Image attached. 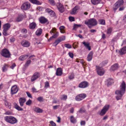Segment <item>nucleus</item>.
Masks as SVG:
<instances>
[{
  "instance_id": "obj_47",
  "label": "nucleus",
  "mask_w": 126,
  "mask_h": 126,
  "mask_svg": "<svg viewBox=\"0 0 126 126\" xmlns=\"http://www.w3.org/2000/svg\"><path fill=\"white\" fill-rule=\"evenodd\" d=\"M56 32V29L55 28H53L51 30L50 32V33L51 34H52V33H54Z\"/></svg>"
},
{
  "instance_id": "obj_6",
  "label": "nucleus",
  "mask_w": 126,
  "mask_h": 126,
  "mask_svg": "<svg viewBox=\"0 0 126 126\" xmlns=\"http://www.w3.org/2000/svg\"><path fill=\"white\" fill-rule=\"evenodd\" d=\"M31 7L30 3L25 2L24 3L21 7V8L23 10H26L29 9Z\"/></svg>"
},
{
  "instance_id": "obj_29",
  "label": "nucleus",
  "mask_w": 126,
  "mask_h": 126,
  "mask_svg": "<svg viewBox=\"0 0 126 126\" xmlns=\"http://www.w3.org/2000/svg\"><path fill=\"white\" fill-rule=\"evenodd\" d=\"M120 54H123L126 53V46L124 47L121 49L119 51Z\"/></svg>"
},
{
  "instance_id": "obj_24",
  "label": "nucleus",
  "mask_w": 126,
  "mask_h": 126,
  "mask_svg": "<svg viewBox=\"0 0 126 126\" xmlns=\"http://www.w3.org/2000/svg\"><path fill=\"white\" fill-rule=\"evenodd\" d=\"M118 68V64L115 63L112 65L111 68L110 70L112 71H114L117 70Z\"/></svg>"
},
{
  "instance_id": "obj_9",
  "label": "nucleus",
  "mask_w": 126,
  "mask_h": 126,
  "mask_svg": "<svg viewBox=\"0 0 126 126\" xmlns=\"http://www.w3.org/2000/svg\"><path fill=\"white\" fill-rule=\"evenodd\" d=\"M86 96L85 94H82L77 96L75 97L76 100L77 101H80L84 99Z\"/></svg>"
},
{
  "instance_id": "obj_7",
  "label": "nucleus",
  "mask_w": 126,
  "mask_h": 126,
  "mask_svg": "<svg viewBox=\"0 0 126 126\" xmlns=\"http://www.w3.org/2000/svg\"><path fill=\"white\" fill-rule=\"evenodd\" d=\"M40 76V73L36 72L34 73L31 78V81L33 82L35 80L39 78Z\"/></svg>"
},
{
  "instance_id": "obj_31",
  "label": "nucleus",
  "mask_w": 126,
  "mask_h": 126,
  "mask_svg": "<svg viewBox=\"0 0 126 126\" xmlns=\"http://www.w3.org/2000/svg\"><path fill=\"white\" fill-rule=\"evenodd\" d=\"M42 30L41 28L38 29L35 32V34L37 36L40 35L42 32Z\"/></svg>"
},
{
  "instance_id": "obj_4",
  "label": "nucleus",
  "mask_w": 126,
  "mask_h": 126,
  "mask_svg": "<svg viewBox=\"0 0 126 126\" xmlns=\"http://www.w3.org/2000/svg\"><path fill=\"white\" fill-rule=\"evenodd\" d=\"M11 25L9 23H6L3 25V33L4 35L7 36L9 34L8 32V31Z\"/></svg>"
},
{
  "instance_id": "obj_55",
  "label": "nucleus",
  "mask_w": 126,
  "mask_h": 126,
  "mask_svg": "<svg viewBox=\"0 0 126 126\" xmlns=\"http://www.w3.org/2000/svg\"><path fill=\"white\" fill-rule=\"evenodd\" d=\"M68 54L69 56L72 58H73V57L74 55L71 52H69L68 53Z\"/></svg>"
},
{
  "instance_id": "obj_20",
  "label": "nucleus",
  "mask_w": 126,
  "mask_h": 126,
  "mask_svg": "<svg viewBox=\"0 0 126 126\" xmlns=\"http://www.w3.org/2000/svg\"><path fill=\"white\" fill-rule=\"evenodd\" d=\"M33 110L37 113H42L43 112L42 110L39 108L34 107L33 108Z\"/></svg>"
},
{
  "instance_id": "obj_11",
  "label": "nucleus",
  "mask_w": 126,
  "mask_h": 126,
  "mask_svg": "<svg viewBox=\"0 0 126 126\" xmlns=\"http://www.w3.org/2000/svg\"><path fill=\"white\" fill-rule=\"evenodd\" d=\"M57 7L59 12L62 13L64 11V8L63 5L61 3H59L57 4Z\"/></svg>"
},
{
  "instance_id": "obj_1",
  "label": "nucleus",
  "mask_w": 126,
  "mask_h": 126,
  "mask_svg": "<svg viewBox=\"0 0 126 126\" xmlns=\"http://www.w3.org/2000/svg\"><path fill=\"white\" fill-rule=\"evenodd\" d=\"M120 90H117L115 92V94L117 95L116 96V99L119 100L121 99L122 95L125 93L126 89V84L124 81H123L120 86Z\"/></svg>"
},
{
  "instance_id": "obj_60",
  "label": "nucleus",
  "mask_w": 126,
  "mask_h": 126,
  "mask_svg": "<svg viewBox=\"0 0 126 126\" xmlns=\"http://www.w3.org/2000/svg\"><path fill=\"white\" fill-rule=\"evenodd\" d=\"M80 124L81 126L84 125L85 124V122L84 121H82L81 122Z\"/></svg>"
},
{
  "instance_id": "obj_28",
  "label": "nucleus",
  "mask_w": 126,
  "mask_h": 126,
  "mask_svg": "<svg viewBox=\"0 0 126 126\" xmlns=\"http://www.w3.org/2000/svg\"><path fill=\"white\" fill-rule=\"evenodd\" d=\"M116 3L120 7L121 6L123 5L124 1L123 0H119L116 2Z\"/></svg>"
},
{
  "instance_id": "obj_21",
  "label": "nucleus",
  "mask_w": 126,
  "mask_h": 126,
  "mask_svg": "<svg viewBox=\"0 0 126 126\" xmlns=\"http://www.w3.org/2000/svg\"><path fill=\"white\" fill-rule=\"evenodd\" d=\"M63 70L61 68H57L56 72V75L57 76H60L62 74Z\"/></svg>"
},
{
  "instance_id": "obj_44",
  "label": "nucleus",
  "mask_w": 126,
  "mask_h": 126,
  "mask_svg": "<svg viewBox=\"0 0 126 126\" xmlns=\"http://www.w3.org/2000/svg\"><path fill=\"white\" fill-rule=\"evenodd\" d=\"M112 29L111 28H108L107 29V33L108 34H110L112 32Z\"/></svg>"
},
{
  "instance_id": "obj_57",
  "label": "nucleus",
  "mask_w": 126,
  "mask_h": 126,
  "mask_svg": "<svg viewBox=\"0 0 126 126\" xmlns=\"http://www.w3.org/2000/svg\"><path fill=\"white\" fill-rule=\"evenodd\" d=\"M69 19L70 21H74V18L72 16H70L69 17Z\"/></svg>"
},
{
  "instance_id": "obj_19",
  "label": "nucleus",
  "mask_w": 126,
  "mask_h": 126,
  "mask_svg": "<svg viewBox=\"0 0 126 126\" xmlns=\"http://www.w3.org/2000/svg\"><path fill=\"white\" fill-rule=\"evenodd\" d=\"M93 55V52L92 51L90 52L88 54L87 57V60L88 61H90L92 60Z\"/></svg>"
},
{
  "instance_id": "obj_63",
  "label": "nucleus",
  "mask_w": 126,
  "mask_h": 126,
  "mask_svg": "<svg viewBox=\"0 0 126 126\" xmlns=\"http://www.w3.org/2000/svg\"><path fill=\"white\" fill-rule=\"evenodd\" d=\"M102 38L103 39H104L106 37L105 34L102 32Z\"/></svg>"
},
{
  "instance_id": "obj_58",
  "label": "nucleus",
  "mask_w": 126,
  "mask_h": 126,
  "mask_svg": "<svg viewBox=\"0 0 126 126\" xmlns=\"http://www.w3.org/2000/svg\"><path fill=\"white\" fill-rule=\"evenodd\" d=\"M85 111V109L82 108H81L79 110V112L81 113L84 112Z\"/></svg>"
},
{
  "instance_id": "obj_16",
  "label": "nucleus",
  "mask_w": 126,
  "mask_h": 126,
  "mask_svg": "<svg viewBox=\"0 0 126 126\" xmlns=\"http://www.w3.org/2000/svg\"><path fill=\"white\" fill-rule=\"evenodd\" d=\"M26 101V99L24 97L20 98L19 100V103L20 106L22 107L24 105V104Z\"/></svg>"
},
{
  "instance_id": "obj_49",
  "label": "nucleus",
  "mask_w": 126,
  "mask_h": 126,
  "mask_svg": "<svg viewBox=\"0 0 126 126\" xmlns=\"http://www.w3.org/2000/svg\"><path fill=\"white\" fill-rule=\"evenodd\" d=\"M12 112L11 111H6L4 113V114L7 115H11L12 114Z\"/></svg>"
},
{
  "instance_id": "obj_34",
  "label": "nucleus",
  "mask_w": 126,
  "mask_h": 126,
  "mask_svg": "<svg viewBox=\"0 0 126 126\" xmlns=\"http://www.w3.org/2000/svg\"><path fill=\"white\" fill-rule=\"evenodd\" d=\"M23 18V16L20 15L19 16L16 18V21L17 22H19L21 21Z\"/></svg>"
},
{
  "instance_id": "obj_14",
  "label": "nucleus",
  "mask_w": 126,
  "mask_h": 126,
  "mask_svg": "<svg viewBox=\"0 0 126 126\" xmlns=\"http://www.w3.org/2000/svg\"><path fill=\"white\" fill-rule=\"evenodd\" d=\"M80 7L79 6L77 5L72 9L71 12V14L72 15H75L77 14V11L80 9Z\"/></svg>"
},
{
  "instance_id": "obj_37",
  "label": "nucleus",
  "mask_w": 126,
  "mask_h": 126,
  "mask_svg": "<svg viewBox=\"0 0 126 126\" xmlns=\"http://www.w3.org/2000/svg\"><path fill=\"white\" fill-rule=\"evenodd\" d=\"M54 34L49 39V40H51L52 38H56L59 35V33L57 32H56V33H54Z\"/></svg>"
},
{
  "instance_id": "obj_50",
  "label": "nucleus",
  "mask_w": 126,
  "mask_h": 126,
  "mask_svg": "<svg viewBox=\"0 0 126 126\" xmlns=\"http://www.w3.org/2000/svg\"><path fill=\"white\" fill-rule=\"evenodd\" d=\"M31 63V61L30 60H29L27 61L25 64V66L26 67H27L28 66L29 64L30 63Z\"/></svg>"
},
{
  "instance_id": "obj_46",
  "label": "nucleus",
  "mask_w": 126,
  "mask_h": 126,
  "mask_svg": "<svg viewBox=\"0 0 126 126\" xmlns=\"http://www.w3.org/2000/svg\"><path fill=\"white\" fill-rule=\"evenodd\" d=\"M37 9L39 11H42L44 10V8L42 7L39 6L37 8Z\"/></svg>"
},
{
  "instance_id": "obj_32",
  "label": "nucleus",
  "mask_w": 126,
  "mask_h": 126,
  "mask_svg": "<svg viewBox=\"0 0 126 126\" xmlns=\"http://www.w3.org/2000/svg\"><path fill=\"white\" fill-rule=\"evenodd\" d=\"M101 0H91L92 3L94 5H97L100 2Z\"/></svg>"
},
{
  "instance_id": "obj_43",
  "label": "nucleus",
  "mask_w": 126,
  "mask_h": 126,
  "mask_svg": "<svg viewBox=\"0 0 126 126\" xmlns=\"http://www.w3.org/2000/svg\"><path fill=\"white\" fill-rule=\"evenodd\" d=\"M60 42L59 39L58 38L55 42L53 43V45L54 46H56Z\"/></svg>"
},
{
  "instance_id": "obj_61",
  "label": "nucleus",
  "mask_w": 126,
  "mask_h": 126,
  "mask_svg": "<svg viewBox=\"0 0 126 126\" xmlns=\"http://www.w3.org/2000/svg\"><path fill=\"white\" fill-rule=\"evenodd\" d=\"M16 66V65L15 63H13L12 64V65L10 67L11 68L13 69Z\"/></svg>"
},
{
  "instance_id": "obj_13",
  "label": "nucleus",
  "mask_w": 126,
  "mask_h": 126,
  "mask_svg": "<svg viewBox=\"0 0 126 126\" xmlns=\"http://www.w3.org/2000/svg\"><path fill=\"white\" fill-rule=\"evenodd\" d=\"M88 85V83L86 81H84L81 82L79 85V87L84 88L87 87Z\"/></svg>"
},
{
  "instance_id": "obj_33",
  "label": "nucleus",
  "mask_w": 126,
  "mask_h": 126,
  "mask_svg": "<svg viewBox=\"0 0 126 126\" xmlns=\"http://www.w3.org/2000/svg\"><path fill=\"white\" fill-rule=\"evenodd\" d=\"M70 121L71 123L73 124L76 123L77 122L76 119L73 116H70Z\"/></svg>"
},
{
  "instance_id": "obj_51",
  "label": "nucleus",
  "mask_w": 126,
  "mask_h": 126,
  "mask_svg": "<svg viewBox=\"0 0 126 126\" xmlns=\"http://www.w3.org/2000/svg\"><path fill=\"white\" fill-rule=\"evenodd\" d=\"M64 46L65 47L68 48H71V46L69 44H65Z\"/></svg>"
},
{
  "instance_id": "obj_10",
  "label": "nucleus",
  "mask_w": 126,
  "mask_h": 126,
  "mask_svg": "<svg viewBox=\"0 0 126 126\" xmlns=\"http://www.w3.org/2000/svg\"><path fill=\"white\" fill-rule=\"evenodd\" d=\"M96 71L98 74L100 76L103 75L104 74L105 71L104 69L101 67L97 66Z\"/></svg>"
},
{
  "instance_id": "obj_30",
  "label": "nucleus",
  "mask_w": 126,
  "mask_h": 126,
  "mask_svg": "<svg viewBox=\"0 0 126 126\" xmlns=\"http://www.w3.org/2000/svg\"><path fill=\"white\" fill-rule=\"evenodd\" d=\"M15 108L18 110H22L23 109L20 107L16 103H14Z\"/></svg>"
},
{
  "instance_id": "obj_42",
  "label": "nucleus",
  "mask_w": 126,
  "mask_h": 126,
  "mask_svg": "<svg viewBox=\"0 0 126 126\" xmlns=\"http://www.w3.org/2000/svg\"><path fill=\"white\" fill-rule=\"evenodd\" d=\"M67 98V95H62L61 97V99L62 100H66Z\"/></svg>"
},
{
  "instance_id": "obj_15",
  "label": "nucleus",
  "mask_w": 126,
  "mask_h": 126,
  "mask_svg": "<svg viewBox=\"0 0 126 126\" xmlns=\"http://www.w3.org/2000/svg\"><path fill=\"white\" fill-rule=\"evenodd\" d=\"M82 44H83L84 46H85L86 48L88 49L89 51H90L91 50V47L90 46V44L88 42H86L84 41L82 42Z\"/></svg>"
},
{
  "instance_id": "obj_12",
  "label": "nucleus",
  "mask_w": 126,
  "mask_h": 126,
  "mask_svg": "<svg viewBox=\"0 0 126 126\" xmlns=\"http://www.w3.org/2000/svg\"><path fill=\"white\" fill-rule=\"evenodd\" d=\"M18 89L16 85L13 86L11 88V93L13 94L16 93L18 92Z\"/></svg>"
},
{
  "instance_id": "obj_62",
  "label": "nucleus",
  "mask_w": 126,
  "mask_h": 126,
  "mask_svg": "<svg viewBox=\"0 0 126 126\" xmlns=\"http://www.w3.org/2000/svg\"><path fill=\"white\" fill-rule=\"evenodd\" d=\"M120 7V8L119 9V11H121L123 10H124L125 9V7L123 6L122 7L121 6Z\"/></svg>"
},
{
  "instance_id": "obj_35",
  "label": "nucleus",
  "mask_w": 126,
  "mask_h": 126,
  "mask_svg": "<svg viewBox=\"0 0 126 126\" xmlns=\"http://www.w3.org/2000/svg\"><path fill=\"white\" fill-rule=\"evenodd\" d=\"M107 85L108 86L113 83V80L111 79H109L107 80Z\"/></svg>"
},
{
  "instance_id": "obj_25",
  "label": "nucleus",
  "mask_w": 126,
  "mask_h": 126,
  "mask_svg": "<svg viewBox=\"0 0 126 126\" xmlns=\"http://www.w3.org/2000/svg\"><path fill=\"white\" fill-rule=\"evenodd\" d=\"M28 57V55H24L20 56L19 58V60L20 61H24L26 60Z\"/></svg>"
},
{
  "instance_id": "obj_54",
  "label": "nucleus",
  "mask_w": 126,
  "mask_h": 126,
  "mask_svg": "<svg viewBox=\"0 0 126 126\" xmlns=\"http://www.w3.org/2000/svg\"><path fill=\"white\" fill-rule=\"evenodd\" d=\"M50 123L51 125L52 126H56V124L53 121H51L50 122Z\"/></svg>"
},
{
  "instance_id": "obj_39",
  "label": "nucleus",
  "mask_w": 126,
  "mask_h": 126,
  "mask_svg": "<svg viewBox=\"0 0 126 126\" xmlns=\"http://www.w3.org/2000/svg\"><path fill=\"white\" fill-rule=\"evenodd\" d=\"M99 24L103 25H105V21L103 19H100L99 20Z\"/></svg>"
},
{
  "instance_id": "obj_59",
  "label": "nucleus",
  "mask_w": 126,
  "mask_h": 126,
  "mask_svg": "<svg viewBox=\"0 0 126 126\" xmlns=\"http://www.w3.org/2000/svg\"><path fill=\"white\" fill-rule=\"evenodd\" d=\"M26 93L27 94V96H28L30 98H32V97L30 93H29V92H26Z\"/></svg>"
},
{
  "instance_id": "obj_41",
  "label": "nucleus",
  "mask_w": 126,
  "mask_h": 126,
  "mask_svg": "<svg viewBox=\"0 0 126 126\" xmlns=\"http://www.w3.org/2000/svg\"><path fill=\"white\" fill-rule=\"evenodd\" d=\"M48 2L50 4L52 5H55V3L54 0H48Z\"/></svg>"
},
{
  "instance_id": "obj_18",
  "label": "nucleus",
  "mask_w": 126,
  "mask_h": 126,
  "mask_svg": "<svg viewBox=\"0 0 126 126\" xmlns=\"http://www.w3.org/2000/svg\"><path fill=\"white\" fill-rule=\"evenodd\" d=\"M21 44L22 46L25 47H29L30 45V42L27 41H22Z\"/></svg>"
},
{
  "instance_id": "obj_23",
  "label": "nucleus",
  "mask_w": 126,
  "mask_h": 126,
  "mask_svg": "<svg viewBox=\"0 0 126 126\" xmlns=\"http://www.w3.org/2000/svg\"><path fill=\"white\" fill-rule=\"evenodd\" d=\"M9 66V65L6 64L3 65L2 66V71L3 72H6Z\"/></svg>"
},
{
  "instance_id": "obj_22",
  "label": "nucleus",
  "mask_w": 126,
  "mask_h": 126,
  "mask_svg": "<svg viewBox=\"0 0 126 126\" xmlns=\"http://www.w3.org/2000/svg\"><path fill=\"white\" fill-rule=\"evenodd\" d=\"M40 22L42 23H44L46 22L47 20L44 17H41L39 19Z\"/></svg>"
},
{
  "instance_id": "obj_3",
  "label": "nucleus",
  "mask_w": 126,
  "mask_h": 126,
  "mask_svg": "<svg viewBox=\"0 0 126 126\" xmlns=\"http://www.w3.org/2000/svg\"><path fill=\"white\" fill-rule=\"evenodd\" d=\"M4 118L5 121L12 124L16 123L17 122L16 119L12 116H6Z\"/></svg>"
},
{
  "instance_id": "obj_38",
  "label": "nucleus",
  "mask_w": 126,
  "mask_h": 126,
  "mask_svg": "<svg viewBox=\"0 0 126 126\" xmlns=\"http://www.w3.org/2000/svg\"><path fill=\"white\" fill-rule=\"evenodd\" d=\"M119 7L117 4L116 3H115L114 4L113 6V9L114 11H115Z\"/></svg>"
},
{
  "instance_id": "obj_27",
  "label": "nucleus",
  "mask_w": 126,
  "mask_h": 126,
  "mask_svg": "<svg viewBox=\"0 0 126 126\" xmlns=\"http://www.w3.org/2000/svg\"><path fill=\"white\" fill-rule=\"evenodd\" d=\"M36 25L34 22H33L30 24L29 25V28L30 29H33L35 28Z\"/></svg>"
},
{
  "instance_id": "obj_45",
  "label": "nucleus",
  "mask_w": 126,
  "mask_h": 126,
  "mask_svg": "<svg viewBox=\"0 0 126 126\" xmlns=\"http://www.w3.org/2000/svg\"><path fill=\"white\" fill-rule=\"evenodd\" d=\"M32 101L30 99H29L26 102V104L27 105H30L32 103Z\"/></svg>"
},
{
  "instance_id": "obj_5",
  "label": "nucleus",
  "mask_w": 126,
  "mask_h": 126,
  "mask_svg": "<svg viewBox=\"0 0 126 126\" xmlns=\"http://www.w3.org/2000/svg\"><path fill=\"white\" fill-rule=\"evenodd\" d=\"M1 55L6 58H9L10 57L11 54L8 50L4 49L2 50L1 52Z\"/></svg>"
},
{
  "instance_id": "obj_52",
  "label": "nucleus",
  "mask_w": 126,
  "mask_h": 126,
  "mask_svg": "<svg viewBox=\"0 0 126 126\" xmlns=\"http://www.w3.org/2000/svg\"><path fill=\"white\" fill-rule=\"evenodd\" d=\"M49 86V82L47 81V82H45V88H47Z\"/></svg>"
},
{
  "instance_id": "obj_56",
  "label": "nucleus",
  "mask_w": 126,
  "mask_h": 126,
  "mask_svg": "<svg viewBox=\"0 0 126 126\" xmlns=\"http://www.w3.org/2000/svg\"><path fill=\"white\" fill-rule=\"evenodd\" d=\"M74 75L73 74H71L69 76V78L70 79H72L74 78Z\"/></svg>"
},
{
  "instance_id": "obj_48",
  "label": "nucleus",
  "mask_w": 126,
  "mask_h": 126,
  "mask_svg": "<svg viewBox=\"0 0 126 126\" xmlns=\"http://www.w3.org/2000/svg\"><path fill=\"white\" fill-rule=\"evenodd\" d=\"M37 100L40 102H42L44 101L43 97L41 96L38 97L37 98Z\"/></svg>"
},
{
  "instance_id": "obj_36",
  "label": "nucleus",
  "mask_w": 126,
  "mask_h": 126,
  "mask_svg": "<svg viewBox=\"0 0 126 126\" xmlns=\"http://www.w3.org/2000/svg\"><path fill=\"white\" fill-rule=\"evenodd\" d=\"M5 105L6 107L9 109H10L11 107V104L10 103L6 101H5L4 102Z\"/></svg>"
},
{
  "instance_id": "obj_40",
  "label": "nucleus",
  "mask_w": 126,
  "mask_h": 126,
  "mask_svg": "<svg viewBox=\"0 0 126 126\" xmlns=\"http://www.w3.org/2000/svg\"><path fill=\"white\" fill-rule=\"evenodd\" d=\"M65 36H62L58 38L60 42L64 40H65Z\"/></svg>"
},
{
  "instance_id": "obj_64",
  "label": "nucleus",
  "mask_w": 126,
  "mask_h": 126,
  "mask_svg": "<svg viewBox=\"0 0 126 126\" xmlns=\"http://www.w3.org/2000/svg\"><path fill=\"white\" fill-rule=\"evenodd\" d=\"M10 42H14L15 40V39L14 38H11L10 39Z\"/></svg>"
},
{
  "instance_id": "obj_26",
  "label": "nucleus",
  "mask_w": 126,
  "mask_h": 126,
  "mask_svg": "<svg viewBox=\"0 0 126 126\" xmlns=\"http://www.w3.org/2000/svg\"><path fill=\"white\" fill-rule=\"evenodd\" d=\"M32 3L37 5H40L42 3L39 1L37 0H29Z\"/></svg>"
},
{
  "instance_id": "obj_8",
  "label": "nucleus",
  "mask_w": 126,
  "mask_h": 126,
  "mask_svg": "<svg viewBox=\"0 0 126 126\" xmlns=\"http://www.w3.org/2000/svg\"><path fill=\"white\" fill-rule=\"evenodd\" d=\"M110 106L108 105H106L101 110L100 114L101 116H103L105 114L106 112L108 110Z\"/></svg>"
},
{
  "instance_id": "obj_17",
  "label": "nucleus",
  "mask_w": 126,
  "mask_h": 126,
  "mask_svg": "<svg viewBox=\"0 0 126 126\" xmlns=\"http://www.w3.org/2000/svg\"><path fill=\"white\" fill-rule=\"evenodd\" d=\"M46 11L51 16H54L55 15L54 12L49 8H47L46 9Z\"/></svg>"
},
{
  "instance_id": "obj_2",
  "label": "nucleus",
  "mask_w": 126,
  "mask_h": 126,
  "mask_svg": "<svg viewBox=\"0 0 126 126\" xmlns=\"http://www.w3.org/2000/svg\"><path fill=\"white\" fill-rule=\"evenodd\" d=\"M84 23L87 25L89 28H91L92 26H94L97 24L96 20L94 18H92L85 20Z\"/></svg>"
},
{
  "instance_id": "obj_53",
  "label": "nucleus",
  "mask_w": 126,
  "mask_h": 126,
  "mask_svg": "<svg viewBox=\"0 0 126 126\" xmlns=\"http://www.w3.org/2000/svg\"><path fill=\"white\" fill-rule=\"evenodd\" d=\"M21 32L23 33H26L27 32V29H24L21 30Z\"/></svg>"
}]
</instances>
